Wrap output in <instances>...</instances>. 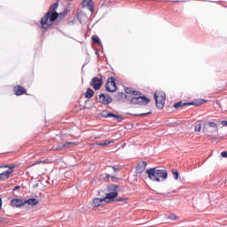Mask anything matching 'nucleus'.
I'll list each match as a JSON object with an SVG mask.
<instances>
[{"mask_svg":"<svg viewBox=\"0 0 227 227\" xmlns=\"http://www.w3.org/2000/svg\"><path fill=\"white\" fill-rule=\"evenodd\" d=\"M106 176H108V177H109V176H110L109 174H106Z\"/></svg>","mask_w":227,"mask_h":227,"instance_id":"36","label":"nucleus"},{"mask_svg":"<svg viewBox=\"0 0 227 227\" xmlns=\"http://www.w3.org/2000/svg\"><path fill=\"white\" fill-rule=\"evenodd\" d=\"M172 175L176 180H178V176H180V174L176 170H172Z\"/></svg>","mask_w":227,"mask_h":227,"instance_id":"27","label":"nucleus"},{"mask_svg":"<svg viewBox=\"0 0 227 227\" xmlns=\"http://www.w3.org/2000/svg\"><path fill=\"white\" fill-rule=\"evenodd\" d=\"M58 6H59V4L58 3H55L53 5H51L48 11V13L51 14L52 13H58L56 12V10H58Z\"/></svg>","mask_w":227,"mask_h":227,"instance_id":"20","label":"nucleus"},{"mask_svg":"<svg viewBox=\"0 0 227 227\" xmlns=\"http://www.w3.org/2000/svg\"><path fill=\"white\" fill-rule=\"evenodd\" d=\"M99 102H101V104H111V102H113V98H111L109 95L100 94Z\"/></svg>","mask_w":227,"mask_h":227,"instance_id":"11","label":"nucleus"},{"mask_svg":"<svg viewBox=\"0 0 227 227\" xmlns=\"http://www.w3.org/2000/svg\"><path fill=\"white\" fill-rule=\"evenodd\" d=\"M111 143H113V141L106 140L105 142L98 143L97 145L98 146H107V145H111Z\"/></svg>","mask_w":227,"mask_h":227,"instance_id":"24","label":"nucleus"},{"mask_svg":"<svg viewBox=\"0 0 227 227\" xmlns=\"http://www.w3.org/2000/svg\"><path fill=\"white\" fill-rule=\"evenodd\" d=\"M118 189H120L118 184H110L107 186L108 193L104 197L106 203H111V201H114L115 198H118Z\"/></svg>","mask_w":227,"mask_h":227,"instance_id":"3","label":"nucleus"},{"mask_svg":"<svg viewBox=\"0 0 227 227\" xmlns=\"http://www.w3.org/2000/svg\"><path fill=\"white\" fill-rule=\"evenodd\" d=\"M105 88L106 91H110L111 93L114 92L116 90V80L113 77H109Z\"/></svg>","mask_w":227,"mask_h":227,"instance_id":"6","label":"nucleus"},{"mask_svg":"<svg viewBox=\"0 0 227 227\" xmlns=\"http://www.w3.org/2000/svg\"><path fill=\"white\" fill-rule=\"evenodd\" d=\"M82 8H87L88 10H90L91 13L95 12V3L93 2V0H82Z\"/></svg>","mask_w":227,"mask_h":227,"instance_id":"8","label":"nucleus"},{"mask_svg":"<svg viewBox=\"0 0 227 227\" xmlns=\"http://www.w3.org/2000/svg\"><path fill=\"white\" fill-rule=\"evenodd\" d=\"M130 103L134 106H146L147 104H150V98L143 96L133 97L130 99Z\"/></svg>","mask_w":227,"mask_h":227,"instance_id":"5","label":"nucleus"},{"mask_svg":"<svg viewBox=\"0 0 227 227\" xmlns=\"http://www.w3.org/2000/svg\"><path fill=\"white\" fill-rule=\"evenodd\" d=\"M195 132H201V123H198L194 127Z\"/></svg>","mask_w":227,"mask_h":227,"instance_id":"26","label":"nucleus"},{"mask_svg":"<svg viewBox=\"0 0 227 227\" xmlns=\"http://www.w3.org/2000/svg\"><path fill=\"white\" fill-rule=\"evenodd\" d=\"M184 106H194V103H184H184H182V101H179V102L174 104V107L176 109H178V107H182Z\"/></svg>","mask_w":227,"mask_h":227,"instance_id":"19","label":"nucleus"},{"mask_svg":"<svg viewBox=\"0 0 227 227\" xmlns=\"http://www.w3.org/2000/svg\"><path fill=\"white\" fill-rule=\"evenodd\" d=\"M146 114H150V113H147V114H141L139 116H146Z\"/></svg>","mask_w":227,"mask_h":227,"instance_id":"35","label":"nucleus"},{"mask_svg":"<svg viewBox=\"0 0 227 227\" xmlns=\"http://www.w3.org/2000/svg\"><path fill=\"white\" fill-rule=\"evenodd\" d=\"M68 1H74V0H68Z\"/></svg>","mask_w":227,"mask_h":227,"instance_id":"37","label":"nucleus"},{"mask_svg":"<svg viewBox=\"0 0 227 227\" xmlns=\"http://www.w3.org/2000/svg\"><path fill=\"white\" fill-rule=\"evenodd\" d=\"M112 168L114 169V173H118V168H116L115 167H112Z\"/></svg>","mask_w":227,"mask_h":227,"instance_id":"32","label":"nucleus"},{"mask_svg":"<svg viewBox=\"0 0 227 227\" xmlns=\"http://www.w3.org/2000/svg\"><path fill=\"white\" fill-rule=\"evenodd\" d=\"M95 95V91L93 90L88 88L87 91L84 93L85 98H91Z\"/></svg>","mask_w":227,"mask_h":227,"instance_id":"18","label":"nucleus"},{"mask_svg":"<svg viewBox=\"0 0 227 227\" xmlns=\"http://www.w3.org/2000/svg\"><path fill=\"white\" fill-rule=\"evenodd\" d=\"M221 125H223V127H227V121H222Z\"/></svg>","mask_w":227,"mask_h":227,"instance_id":"29","label":"nucleus"},{"mask_svg":"<svg viewBox=\"0 0 227 227\" xmlns=\"http://www.w3.org/2000/svg\"><path fill=\"white\" fill-rule=\"evenodd\" d=\"M75 145L74 142H67L63 145H59L55 150H61L62 148H72V146Z\"/></svg>","mask_w":227,"mask_h":227,"instance_id":"15","label":"nucleus"},{"mask_svg":"<svg viewBox=\"0 0 227 227\" xmlns=\"http://www.w3.org/2000/svg\"><path fill=\"white\" fill-rule=\"evenodd\" d=\"M19 189H20V185H17L13 188V191H19Z\"/></svg>","mask_w":227,"mask_h":227,"instance_id":"31","label":"nucleus"},{"mask_svg":"<svg viewBox=\"0 0 227 227\" xmlns=\"http://www.w3.org/2000/svg\"><path fill=\"white\" fill-rule=\"evenodd\" d=\"M92 42H94V43H98V45H102V43L98 36H92Z\"/></svg>","mask_w":227,"mask_h":227,"instance_id":"25","label":"nucleus"},{"mask_svg":"<svg viewBox=\"0 0 227 227\" xmlns=\"http://www.w3.org/2000/svg\"><path fill=\"white\" fill-rule=\"evenodd\" d=\"M221 157L226 158L227 157V152L223 151V153H221Z\"/></svg>","mask_w":227,"mask_h":227,"instance_id":"28","label":"nucleus"},{"mask_svg":"<svg viewBox=\"0 0 227 227\" xmlns=\"http://www.w3.org/2000/svg\"><path fill=\"white\" fill-rule=\"evenodd\" d=\"M38 203H40V201L37 199H28L25 200V205H30L31 207H35L38 205Z\"/></svg>","mask_w":227,"mask_h":227,"instance_id":"14","label":"nucleus"},{"mask_svg":"<svg viewBox=\"0 0 227 227\" xmlns=\"http://www.w3.org/2000/svg\"><path fill=\"white\" fill-rule=\"evenodd\" d=\"M25 206V200L22 199H13L11 201V207H14L15 208H20V207Z\"/></svg>","mask_w":227,"mask_h":227,"instance_id":"10","label":"nucleus"},{"mask_svg":"<svg viewBox=\"0 0 227 227\" xmlns=\"http://www.w3.org/2000/svg\"><path fill=\"white\" fill-rule=\"evenodd\" d=\"M148 178L153 182H162L168 178V171L164 169H157V168H149L146 170Z\"/></svg>","mask_w":227,"mask_h":227,"instance_id":"1","label":"nucleus"},{"mask_svg":"<svg viewBox=\"0 0 227 227\" xmlns=\"http://www.w3.org/2000/svg\"><path fill=\"white\" fill-rule=\"evenodd\" d=\"M58 17H59V14L58 13L51 14V12H47L44 17L41 19V25L43 29H49V27L54 24V21L56 19H58Z\"/></svg>","mask_w":227,"mask_h":227,"instance_id":"2","label":"nucleus"},{"mask_svg":"<svg viewBox=\"0 0 227 227\" xmlns=\"http://www.w3.org/2000/svg\"><path fill=\"white\" fill-rule=\"evenodd\" d=\"M3 207V200L0 199V210Z\"/></svg>","mask_w":227,"mask_h":227,"instance_id":"33","label":"nucleus"},{"mask_svg":"<svg viewBox=\"0 0 227 227\" xmlns=\"http://www.w3.org/2000/svg\"><path fill=\"white\" fill-rule=\"evenodd\" d=\"M14 93L17 97H20V95H24V93H26V90L22 86H17L14 88Z\"/></svg>","mask_w":227,"mask_h":227,"instance_id":"13","label":"nucleus"},{"mask_svg":"<svg viewBox=\"0 0 227 227\" xmlns=\"http://www.w3.org/2000/svg\"><path fill=\"white\" fill-rule=\"evenodd\" d=\"M9 168L10 169L0 174V182H4L5 180H8L10 176H12V173H13V170L15 169V166H12Z\"/></svg>","mask_w":227,"mask_h":227,"instance_id":"7","label":"nucleus"},{"mask_svg":"<svg viewBox=\"0 0 227 227\" xmlns=\"http://www.w3.org/2000/svg\"><path fill=\"white\" fill-rule=\"evenodd\" d=\"M154 100L158 109H164V105L166 104V93L162 90L156 91L154 93Z\"/></svg>","mask_w":227,"mask_h":227,"instance_id":"4","label":"nucleus"},{"mask_svg":"<svg viewBox=\"0 0 227 227\" xmlns=\"http://www.w3.org/2000/svg\"><path fill=\"white\" fill-rule=\"evenodd\" d=\"M104 201H106V200H104V198L103 199L96 198V199H94L92 205H93V207H100V205H102V203H104Z\"/></svg>","mask_w":227,"mask_h":227,"instance_id":"17","label":"nucleus"},{"mask_svg":"<svg viewBox=\"0 0 227 227\" xmlns=\"http://www.w3.org/2000/svg\"><path fill=\"white\" fill-rule=\"evenodd\" d=\"M90 86H92L93 90L96 91L100 90L102 86V78L94 77L90 82Z\"/></svg>","mask_w":227,"mask_h":227,"instance_id":"9","label":"nucleus"},{"mask_svg":"<svg viewBox=\"0 0 227 227\" xmlns=\"http://www.w3.org/2000/svg\"><path fill=\"white\" fill-rule=\"evenodd\" d=\"M106 118H116L117 121H121L123 120V117L116 115L113 113H107Z\"/></svg>","mask_w":227,"mask_h":227,"instance_id":"16","label":"nucleus"},{"mask_svg":"<svg viewBox=\"0 0 227 227\" xmlns=\"http://www.w3.org/2000/svg\"><path fill=\"white\" fill-rule=\"evenodd\" d=\"M125 199H123V198H119V199H117V201H123Z\"/></svg>","mask_w":227,"mask_h":227,"instance_id":"34","label":"nucleus"},{"mask_svg":"<svg viewBox=\"0 0 227 227\" xmlns=\"http://www.w3.org/2000/svg\"><path fill=\"white\" fill-rule=\"evenodd\" d=\"M3 168H9V169H10L11 167L8 166V165L0 166V169Z\"/></svg>","mask_w":227,"mask_h":227,"instance_id":"30","label":"nucleus"},{"mask_svg":"<svg viewBox=\"0 0 227 227\" xmlns=\"http://www.w3.org/2000/svg\"><path fill=\"white\" fill-rule=\"evenodd\" d=\"M167 219H170V221H178V219H180V217H178L175 214H171L170 215L167 216Z\"/></svg>","mask_w":227,"mask_h":227,"instance_id":"23","label":"nucleus"},{"mask_svg":"<svg viewBox=\"0 0 227 227\" xmlns=\"http://www.w3.org/2000/svg\"><path fill=\"white\" fill-rule=\"evenodd\" d=\"M146 166H147L146 161L139 162L137 167V173H143V171L146 169Z\"/></svg>","mask_w":227,"mask_h":227,"instance_id":"12","label":"nucleus"},{"mask_svg":"<svg viewBox=\"0 0 227 227\" xmlns=\"http://www.w3.org/2000/svg\"><path fill=\"white\" fill-rule=\"evenodd\" d=\"M207 125H208V127H211V129H214L213 132H218L219 129H217V123L208 122Z\"/></svg>","mask_w":227,"mask_h":227,"instance_id":"22","label":"nucleus"},{"mask_svg":"<svg viewBox=\"0 0 227 227\" xmlns=\"http://www.w3.org/2000/svg\"><path fill=\"white\" fill-rule=\"evenodd\" d=\"M124 91H125V93H128L129 95H134V96L138 95V93H139L138 91L132 90V89H130L129 87L125 88Z\"/></svg>","mask_w":227,"mask_h":227,"instance_id":"21","label":"nucleus"}]
</instances>
